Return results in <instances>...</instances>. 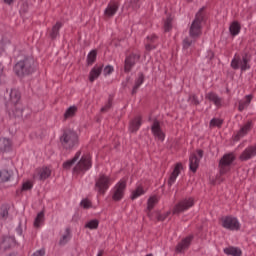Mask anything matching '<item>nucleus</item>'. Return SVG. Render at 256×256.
<instances>
[{"instance_id": "1a4fd4ad", "label": "nucleus", "mask_w": 256, "mask_h": 256, "mask_svg": "<svg viewBox=\"0 0 256 256\" xmlns=\"http://www.w3.org/2000/svg\"><path fill=\"white\" fill-rule=\"evenodd\" d=\"M125 189H127V182L120 180L114 187L112 199L113 201H121L125 197Z\"/></svg>"}, {"instance_id": "39448f33", "label": "nucleus", "mask_w": 256, "mask_h": 256, "mask_svg": "<svg viewBox=\"0 0 256 256\" xmlns=\"http://www.w3.org/2000/svg\"><path fill=\"white\" fill-rule=\"evenodd\" d=\"M109 187H111V177L105 174H100L95 182V191H97L98 195H103L107 192V189H109Z\"/></svg>"}, {"instance_id": "a18cd8bd", "label": "nucleus", "mask_w": 256, "mask_h": 256, "mask_svg": "<svg viewBox=\"0 0 256 256\" xmlns=\"http://www.w3.org/2000/svg\"><path fill=\"white\" fill-rule=\"evenodd\" d=\"M188 101L190 102L191 105H200V101L199 98L197 97V95L192 94L189 96Z\"/></svg>"}, {"instance_id": "4468645a", "label": "nucleus", "mask_w": 256, "mask_h": 256, "mask_svg": "<svg viewBox=\"0 0 256 256\" xmlns=\"http://www.w3.org/2000/svg\"><path fill=\"white\" fill-rule=\"evenodd\" d=\"M191 241H193V236H187L186 238L182 239V241L178 243L175 248L176 253H183V251L189 249Z\"/></svg>"}, {"instance_id": "a19ab883", "label": "nucleus", "mask_w": 256, "mask_h": 256, "mask_svg": "<svg viewBox=\"0 0 256 256\" xmlns=\"http://www.w3.org/2000/svg\"><path fill=\"white\" fill-rule=\"evenodd\" d=\"M9 217V205H2L0 208V219H7Z\"/></svg>"}, {"instance_id": "c85d7f7f", "label": "nucleus", "mask_w": 256, "mask_h": 256, "mask_svg": "<svg viewBox=\"0 0 256 256\" xmlns=\"http://www.w3.org/2000/svg\"><path fill=\"white\" fill-rule=\"evenodd\" d=\"M225 255H231V256H241L243 255V252L240 248L230 246L228 248H224Z\"/></svg>"}, {"instance_id": "c9c22d12", "label": "nucleus", "mask_w": 256, "mask_h": 256, "mask_svg": "<svg viewBox=\"0 0 256 256\" xmlns=\"http://www.w3.org/2000/svg\"><path fill=\"white\" fill-rule=\"evenodd\" d=\"M157 201H158L157 197H155V196H152L148 199L147 209H146V211H148V215H149V213H151V211H153L155 205H157Z\"/></svg>"}, {"instance_id": "b1692460", "label": "nucleus", "mask_w": 256, "mask_h": 256, "mask_svg": "<svg viewBox=\"0 0 256 256\" xmlns=\"http://www.w3.org/2000/svg\"><path fill=\"white\" fill-rule=\"evenodd\" d=\"M79 157H81V151H78L75 156L71 160H67L62 164L63 169L69 170L77 161H79Z\"/></svg>"}, {"instance_id": "423d86ee", "label": "nucleus", "mask_w": 256, "mask_h": 256, "mask_svg": "<svg viewBox=\"0 0 256 256\" xmlns=\"http://www.w3.org/2000/svg\"><path fill=\"white\" fill-rule=\"evenodd\" d=\"M233 161H235V154L228 153L223 155L219 161L220 175H225L231 171V165H233Z\"/></svg>"}, {"instance_id": "79ce46f5", "label": "nucleus", "mask_w": 256, "mask_h": 256, "mask_svg": "<svg viewBox=\"0 0 256 256\" xmlns=\"http://www.w3.org/2000/svg\"><path fill=\"white\" fill-rule=\"evenodd\" d=\"M99 227V220L97 219H93L90 220L88 223L85 224V228L86 229H98Z\"/></svg>"}, {"instance_id": "cd10ccee", "label": "nucleus", "mask_w": 256, "mask_h": 256, "mask_svg": "<svg viewBox=\"0 0 256 256\" xmlns=\"http://www.w3.org/2000/svg\"><path fill=\"white\" fill-rule=\"evenodd\" d=\"M140 127H141V117H136L130 122L129 129L131 133H137Z\"/></svg>"}, {"instance_id": "37998d69", "label": "nucleus", "mask_w": 256, "mask_h": 256, "mask_svg": "<svg viewBox=\"0 0 256 256\" xmlns=\"http://www.w3.org/2000/svg\"><path fill=\"white\" fill-rule=\"evenodd\" d=\"M141 0H131L129 3V8L132 9L133 11H137L141 7Z\"/></svg>"}, {"instance_id": "4c0bfd02", "label": "nucleus", "mask_w": 256, "mask_h": 256, "mask_svg": "<svg viewBox=\"0 0 256 256\" xmlns=\"http://www.w3.org/2000/svg\"><path fill=\"white\" fill-rule=\"evenodd\" d=\"M173 29V19L171 16L167 17V19L164 21V31L165 33H169Z\"/></svg>"}, {"instance_id": "4be33fe9", "label": "nucleus", "mask_w": 256, "mask_h": 256, "mask_svg": "<svg viewBox=\"0 0 256 256\" xmlns=\"http://www.w3.org/2000/svg\"><path fill=\"white\" fill-rule=\"evenodd\" d=\"M13 147L10 139L0 138V151L1 153H9Z\"/></svg>"}, {"instance_id": "69168bd1", "label": "nucleus", "mask_w": 256, "mask_h": 256, "mask_svg": "<svg viewBox=\"0 0 256 256\" xmlns=\"http://www.w3.org/2000/svg\"><path fill=\"white\" fill-rule=\"evenodd\" d=\"M188 3H191V1H193V0H186Z\"/></svg>"}, {"instance_id": "6e6d98bb", "label": "nucleus", "mask_w": 256, "mask_h": 256, "mask_svg": "<svg viewBox=\"0 0 256 256\" xmlns=\"http://www.w3.org/2000/svg\"><path fill=\"white\" fill-rule=\"evenodd\" d=\"M213 57H215V54L213 53V51H208L207 58L211 61V59H213Z\"/></svg>"}, {"instance_id": "f3484780", "label": "nucleus", "mask_w": 256, "mask_h": 256, "mask_svg": "<svg viewBox=\"0 0 256 256\" xmlns=\"http://www.w3.org/2000/svg\"><path fill=\"white\" fill-rule=\"evenodd\" d=\"M181 169H183V164L177 163L173 172L171 173L168 179V185L171 187L175 181H177V177H179V173H181Z\"/></svg>"}, {"instance_id": "ddd939ff", "label": "nucleus", "mask_w": 256, "mask_h": 256, "mask_svg": "<svg viewBox=\"0 0 256 256\" xmlns=\"http://www.w3.org/2000/svg\"><path fill=\"white\" fill-rule=\"evenodd\" d=\"M256 155V144L254 146H249L246 148L240 155V161H249V159H253Z\"/></svg>"}, {"instance_id": "ea45409f", "label": "nucleus", "mask_w": 256, "mask_h": 256, "mask_svg": "<svg viewBox=\"0 0 256 256\" xmlns=\"http://www.w3.org/2000/svg\"><path fill=\"white\" fill-rule=\"evenodd\" d=\"M45 219V213L39 212L34 220V227H41V223H43Z\"/></svg>"}, {"instance_id": "e433bc0d", "label": "nucleus", "mask_w": 256, "mask_h": 256, "mask_svg": "<svg viewBox=\"0 0 256 256\" xmlns=\"http://www.w3.org/2000/svg\"><path fill=\"white\" fill-rule=\"evenodd\" d=\"M251 131V122H247L238 132V137H245Z\"/></svg>"}, {"instance_id": "8fccbe9b", "label": "nucleus", "mask_w": 256, "mask_h": 256, "mask_svg": "<svg viewBox=\"0 0 256 256\" xmlns=\"http://www.w3.org/2000/svg\"><path fill=\"white\" fill-rule=\"evenodd\" d=\"M30 189H33V184L31 182H25L22 185V191H30Z\"/></svg>"}, {"instance_id": "9d476101", "label": "nucleus", "mask_w": 256, "mask_h": 256, "mask_svg": "<svg viewBox=\"0 0 256 256\" xmlns=\"http://www.w3.org/2000/svg\"><path fill=\"white\" fill-rule=\"evenodd\" d=\"M91 167V156L84 155L81 157L77 165L73 168L74 173H81L85 171H89Z\"/></svg>"}, {"instance_id": "473e14b6", "label": "nucleus", "mask_w": 256, "mask_h": 256, "mask_svg": "<svg viewBox=\"0 0 256 256\" xmlns=\"http://www.w3.org/2000/svg\"><path fill=\"white\" fill-rule=\"evenodd\" d=\"M76 113L77 106H70L64 113V121H67V119H71V117H75Z\"/></svg>"}, {"instance_id": "f704fd0d", "label": "nucleus", "mask_w": 256, "mask_h": 256, "mask_svg": "<svg viewBox=\"0 0 256 256\" xmlns=\"http://www.w3.org/2000/svg\"><path fill=\"white\" fill-rule=\"evenodd\" d=\"M196 41H197V38H193V37H191V35L184 38V40L182 42L183 49H189V47H191V45L195 44Z\"/></svg>"}, {"instance_id": "5fc2aeb1", "label": "nucleus", "mask_w": 256, "mask_h": 256, "mask_svg": "<svg viewBox=\"0 0 256 256\" xmlns=\"http://www.w3.org/2000/svg\"><path fill=\"white\" fill-rule=\"evenodd\" d=\"M16 232H17L19 235H23V228H21V224H19V226L16 228Z\"/></svg>"}, {"instance_id": "052dcab7", "label": "nucleus", "mask_w": 256, "mask_h": 256, "mask_svg": "<svg viewBox=\"0 0 256 256\" xmlns=\"http://www.w3.org/2000/svg\"><path fill=\"white\" fill-rule=\"evenodd\" d=\"M103 253H104V251H103V250H100V251L98 252V255H97V256H103Z\"/></svg>"}, {"instance_id": "e2e57ef3", "label": "nucleus", "mask_w": 256, "mask_h": 256, "mask_svg": "<svg viewBox=\"0 0 256 256\" xmlns=\"http://www.w3.org/2000/svg\"><path fill=\"white\" fill-rule=\"evenodd\" d=\"M126 81H131V77L128 76V77L126 78Z\"/></svg>"}, {"instance_id": "0eeeda50", "label": "nucleus", "mask_w": 256, "mask_h": 256, "mask_svg": "<svg viewBox=\"0 0 256 256\" xmlns=\"http://www.w3.org/2000/svg\"><path fill=\"white\" fill-rule=\"evenodd\" d=\"M193 205H195L193 198L183 199L174 206L172 213L173 215H180V213L187 211V209H191Z\"/></svg>"}, {"instance_id": "3c124183", "label": "nucleus", "mask_w": 256, "mask_h": 256, "mask_svg": "<svg viewBox=\"0 0 256 256\" xmlns=\"http://www.w3.org/2000/svg\"><path fill=\"white\" fill-rule=\"evenodd\" d=\"M114 69H113V66L111 65H108L104 68V75L107 76V75H111V73H113Z\"/></svg>"}, {"instance_id": "f03ea898", "label": "nucleus", "mask_w": 256, "mask_h": 256, "mask_svg": "<svg viewBox=\"0 0 256 256\" xmlns=\"http://www.w3.org/2000/svg\"><path fill=\"white\" fill-rule=\"evenodd\" d=\"M60 143L63 149H66V151H71V149H73V147L79 143V136H77V133L71 129L64 130L60 137Z\"/></svg>"}, {"instance_id": "13d9d810", "label": "nucleus", "mask_w": 256, "mask_h": 256, "mask_svg": "<svg viewBox=\"0 0 256 256\" xmlns=\"http://www.w3.org/2000/svg\"><path fill=\"white\" fill-rule=\"evenodd\" d=\"M197 155L200 159L203 158V150H197Z\"/></svg>"}, {"instance_id": "393cba45", "label": "nucleus", "mask_w": 256, "mask_h": 256, "mask_svg": "<svg viewBox=\"0 0 256 256\" xmlns=\"http://www.w3.org/2000/svg\"><path fill=\"white\" fill-rule=\"evenodd\" d=\"M206 99H208V101H211V103H214V105L216 107H221V97H219V95H217L214 92H209L206 94Z\"/></svg>"}, {"instance_id": "de8ad7c7", "label": "nucleus", "mask_w": 256, "mask_h": 256, "mask_svg": "<svg viewBox=\"0 0 256 256\" xmlns=\"http://www.w3.org/2000/svg\"><path fill=\"white\" fill-rule=\"evenodd\" d=\"M68 239H69V228L66 229V234H64L60 239L59 245H66Z\"/></svg>"}, {"instance_id": "0e129e2a", "label": "nucleus", "mask_w": 256, "mask_h": 256, "mask_svg": "<svg viewBox=\"0 0 256 256\" xmlns=\"http://www.w3.org/2000/svg\"><path fill=\"white\" fill-rule=\"evenodd\" d=\"M1 73H3V68H0V75H1Z\"/></svg>"}, {"instance_id": "4d7b16f0", "label": "nucleus", "mask_w": 256, "mask_h": 256, "mask_svg": "<svg viewBox=\"0 0 256 256\" xmlns=\"http://www.w3.org/2000/svg\"><path fill=\"white\" fill-rule=\"evenodd\" d=\"M147 39H148V41L153 42V41H155V39H157V36L156 35L148 36Z\"/></svg>"}, {"instance_id": "c03bdc74", "label": "nucleus", "mask_w": 256, "mask_h": 256, "mask_svg": "<svg viewBox=\"0 0 256 256\" xmlns=\"http://www.w3.org/2000/svg\"><path fill=\"white\" fill-rule=\"evenodd\" d=\"M111 107H113V98L109 97L107 104L101 108V113H107Z\"/></svg>"}, {"instance_id": "a211bd4d", "label": "nucleus", "mask_w": 256, "mask_h": 256, "mask_svg": "<svg viewBox=\"0 0 256 256\" xmlns=\"http://www.w3.org/2000/svg\"><path fill=\"white\" fill-rule=\"evenodd\" d=\"M12 113L14 117H17L18 119H25L27 118V114H25V108L23 107V104H14V108L12 109Z\"/></svg>"}, {"instance_id": "c756f323", "label": "nucleus", "mask_w": 256, "mask_h": 256, "mask_svg": "<svg viewBox=\"0 0 256 256\" xmlns=\"http://www.w3.org/2000/svg\"><path fill=\"white\" fill-rule=\"evenodd\" d=\"M61 27H63V23H61V22H57L52 27L50 34H49L51 39H57V37H59V31H60Z\"/></svg>"}, {"instance_id": "f8f14e48", "label": "nucleus", "mask_w": 256, "mask_h": 256, "mask_svg": "<svg viewBox=\"0 0 256 256\" xmlns=\"http://www.w3.org/2000/svg\"><path fill=\"white\" fill-rule=\"evenodd\" d=\"M151 131L152 135H154L156 139H159V141H165V133H163V130H161V124L159 123V120L154 119L151 126Z\"/></svg>"}, {"instance_id": "f257e3e1", "label": "nucleus", "mask_w": 256, "mask_h": 256, "mask_svg": "<svg viewBox=\"0 0 256 256\" xmlns=\"http://www.w3.org/2000/svg\"><path fill=\"white\" fill-rule=\"evenodd\" d=\"M36 70L37 63L35 62V58H33V56L24 57L14 66V73H16L17 77H27L29 75H33Z\"/></svg>"}, {"instance_id": "603ef678", "label": "nucleus", "mask_w": 256, "mask_h": 256, "mask_svg": "<svg viewBox=\"0 0 256 256\" xmlns=\"http://www.w3.org/2000/svg\"><path fill=\"white\" fill-rule=\"evenodd\" d=\"M169 215H171V212H166L164 214H159L157 217L158 221H165V219H167V217H169Z\"/></svg>"}, {"instance_id": "7ed1b4c3", "label": "nucleus", "mask_w": 256, "mask_h": 256, "mask_svg": "<svg viewBox=\"0 0 256 256\" xmlns=\"http://www.w3.org/2000/svg\"><path fill=\"white\" fill-rule=\"evenodd\" d=\"M204 19L205 16L203 15V8H201L199 12L196 13L195 19L192 21L189 28V35L193 39H199V37H201V23H203Z\"/></svg>"}, {"instance_id": "338daca9", "label": "nucleus", "mask_w": 256, "mask_h": 256, "mask_svg": "<svg viewBox=\"0 0 256 256\" xmlns=\"http://www.w3.org/2000/svg\"><path fill=\"white\" fill-rule=\"evenodd\" d=\"M6 43H10L9 40H7Z\"/></svg>"}, {"instance_id": "72a5a7b5", "label": "nucleus", "mask_w": 256, "mask_h": 256, "mask_svg": "<svg viewBox=\"0 0 256 256\" xmlns=\"http://www.w3.org/2000/svg\"><path fill=\"white\" fill-rule=\"evenodd\" d=\"M97 61V50H91L87 55V65L90 67Z\"/></svg>"}, {"instance_id": "6e6552de", "label": "nucleus", "mask_w": 256, "mask_h": 256, "mask_svg": "<svg viewBox=\"0 0 256 256\" xmlns=\"http://www.w3.org/2000/svg\"><path fill=\"white\" fill-rule=\"evenodd\" d=\"M222 227L228 229V231H239L241 229V224L239 220L233 216H226L222 218Z\"/></svg>"}, {"instance_id": "bb28decb", "label": "nucleus", "mask_w": 256, "mask_h": 256, "mask_svg": "<svg viewBox=\"0 0 256 256\" xmlns=\"http://www.w3.org/2000/svg\"><path fill=\"white\" fill-rule=\"evenodd\" d=\"M229 32L232 35V37H235L241 33V24H239L237 21H233L230 24Z\"/></svg>"}, {"instance_id": "6ab92c4d", "label": "nucleus", "mask_w": 256, "mask_h": 256, "mask_svg": "<svg viewBox=\"0 0 256 256\" xmlns=\"http://www.w3.org/2000/svg\"><path fill=\"white\" fill-rule=\"evenodd\" d=\"M9 97V101L12 103V105H17L21 103V92L18 89H11Z\"/></svg>"}, {"instance_id": "680f3d73", "label": "nucleus", "mask_w": 256, "mask_h": 256, "mask_svg": "<svg viewBox=\"0 0 256 256\" xmlns=\"http://www.w3.org/2000/svg\"><path fill=\"white\" fill-rule=\"evenodd\" d=\"M2 45H5L7 42H5V39L1 40Z\"/></svg>"}, {"instance_id": "2eb2a0df", "label": "nucleus", "mask_w": 256, "mask_h": 256, "mask_svg": "<svg viewBox=\"0 0 256 256\" xmlns=\"http://www.w3.org/2000/svg\"><path fill=\"white\" fill-rule=\"evenodd\" d=\"M117 11H119V3L112 2V3L108 4V6L106 7V9L104 11V15L108 19H111V17H113L115 15V13H117Z\"/></svg>"}, {"instance_id": "9b49d317", "label": "nucleus", "mask_w": 256, "mask_h": 256, "mask_svg": "<svg viewBox=\"0 0 256 256\" xmlns=\"http://www.w3.org/2000/svg\"><path fill=\"white\" fill-rule=\"evenodd\" d=\"M139 59H141V56L139 54L132 53L127 56L124 62V72L130 73L133 67H135V63H137Z\"/></svg>"}, {"instance_id": "864d4df0", "label": "nucleus", "mask_w": 256, "mask_h": 256, "mask_svg": "<svg viewBox=\"0 0 256 256\" xmlns=\"http://www.w3.org/2000/svg\"><path fill=\"white\" fill-rule=\"evenodd\" d=\"M145 48H146V51H153V49H155V46L151 44H146Z\"/></svg>"}, {"instance_id": "a878e982", "label": "nucleus", "mask_w": 256, "mask_h": 256, "mask_svg": "<svg viewBox=\"0 0 256 256\" xmlns=\"http://www.w3.org/2000/svg\"><path fill=\"white\" fill-rule=\"evenodd\" d=\"M102 71H103V66H100V67L95 66L94 68H92V70L90 71V74H89L90 83H93V81H95V79H98L99 75H101Z\"/></svg>"}, {"instance_id": "20e7f679", "label": "nucleus", "mask_w": 256, "mask_h": 256, "mask_svg": "<svg viewBox=\"0 0 256 256\" xmlns=\"http://www.w3.org/2000/svg\"><path fill=\"white\" fill-rule=\"evenodd\" d=\"M250 61L251 55H249V53H244L242 55V58L241 56L235 55L230 65L235 71H237V69H241V71L243 72L251 69V65H249Z\"/></svg>"}, {"instance_id": "412c9836", "label": "nucleus", "mask_w": 256, "mask_h": 256, "mask_svg": "<svg viewBox=\"0 0 256 256\" xmlns=\"http://www.w3.org/2000/svg\"><path fill=\"white\" fill-rule=\"evenodd\" d=\"M189 169L192 173H197V169H199L200 160L197 158V154L192 153L189 158Z\"/></svg>"}, {"instance_id": "5701e85b", "label": "nucleus", "mask_w": 256, "mask_h": 256, "mask_svg": "<svg viewBox=\"0 0 256 256\" xmlns=\"http://www.w3.org/2000/svg\"><path fill=\"white\" fill-rule=\"evenodd\" d=\"M1 183H7V181H13V170L3 169L0 171Z\"/></svg>"}, {"instance_id": "aec40b11", "label": "nucleus", "mask_w": 256, "mask_h": 256, "mask_svg": "<svg viewBox=\"0 0 256 256\" xmlns=\"http://www.w3.org/2000/svg\"><path fill=\"white\" fill-rule=\"evenodd\" d=\"M15 245V237L13 236H4L2 242L0 244L1 249L7 251V249H11Z\"/></svg>"}, {"instance_id": "49530a36", "label": "nucleus", "mask_w": 256, "mask_h": 256, "mask_svg": "<svg viewBox=\"0 0 256 256\" xmlns=\"http://www.w3.org/2000/svg\"><path fill=\"white\" fill-rule=\"evenodd\" d=\"M221 125H223V120L219 118H213L210 121V127H221Z\"/></svg>"}, {"instance_id": "09e8293b", "label": "nucleus", "mask_w": 256, "mask_h": 256, "mask_svg": "<svg viewBox=\"0 0 256 256\" xmlns=\"http://www.w3.org/2000/svg\"><path fill=\"white\" fill-rule=\"evenodd\" d=\"M81 207H83V209H90L91 207V201H89V199H83L80 202Z\"/></svg>"}, {"instance_id": "58836bf2", "label": "nucleus", "mask_w": 256, "mask_h": 256, "mask_svg": "<svg viewBox=\"0 0 256 256\" xmlns=\"http://www.w3.org/2000/svg\"><path fill=\"white\" fill-rule=\"evenodd\" d=\"M141 195H145V190L143 189V187L136 188L131 195L132 201L137 199L138 197H141Z\"/></svg>"}, {"instance_id": "2f4dec72", "label": "nucleus", "mask_w": 256, "mask_h": 256, "mask_svg": "<svg viewBox=\"0 0 256 256\" xmlns=\"http://www.w3.org/2000/svg\"><path fill=\"white\" fill-rule=\"evenodd\" d=\"M251 99H253V95H247L246 101L239 102L238 110L240 112L245 111V109H247V107H249V103H251Z\"/></svg>"}, {"instance_id": "dca6fc26", "label": "nucleus", "mask_w": 256, "mask_h": 256, "mask_svg": "<svg viewBox=\"0 0 256 256\" xmlns=\"http://www.w3.org/2000/svg\"><path fill=\"white\" fill-rule=\"evenodd\" d=\"M142 83H145V74H143V72H139L137 78L134 81L131 95H137V91H139V87H141Z\"/></svg>"}, {"instance_id": "bf43d9fd", "label": "nucleus", "mask_w": 256, "mask_h": 256, "mask_svg": "<svg viewBox=\"0 0 256 256\" xmlns=\"http://www.w3.org/2000/svg\"><path fill=\"white\" fill-rule=\"evenodd\" d=\"M4 3H6V5H11V3H13V0H4Z\"/></svg>"}, {"instance_id": "7c9ffc66", "label": "nucleus", "mask_w": 256, "mask_h": 256, "mask_svg": "<svg viewBox=\"0 0 256 256\" xmlns=\"http://www.w3.org/2000/svg\"><path fill=\"white\" fill-rule=\"evenodd\" d=\"M40 181H45V179H49L51 177V169L44 167L38 172Z\"/></svg>"}]
</instances>
